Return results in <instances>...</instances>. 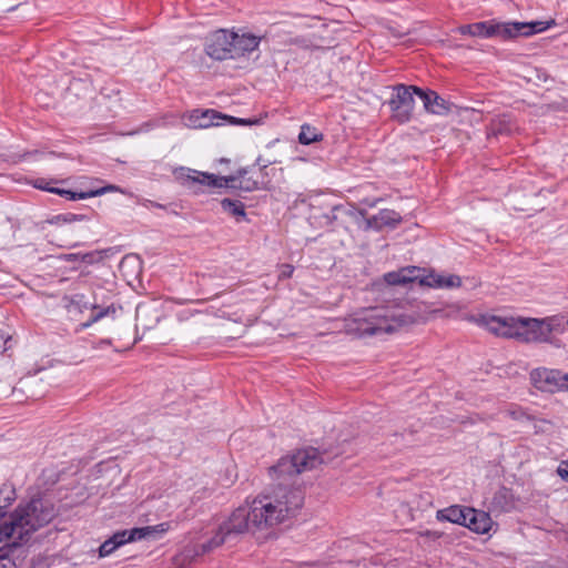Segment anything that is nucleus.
I'll return each mask as SVG.
<instances>
[{
  "instance_id": "1",
  "label": "nucleus",
  "mask_w": 568,
  "mask_h": 568,
  "mask_svg": "<svg viewBox=\"0 0 568 568\" xmlns=\"http://www.w3.org/2000/svg\"><path fill=\"white\" fill-rule=\"evenodd\" d=\"M322 462L317 449L307 448L282 457L276 465L268 468V475L275 484L254 498H248L253 526L258 532L273 529L297 514L303 506L304 496L291 483L300 474L316 468Z\"/></svg>"
},
{
  "instance_id": "2",
  "label": "nucleus",
  "mask_w": 568,
  "mask_h": 568,
  "mask_svg": "<svg viewBox=\"0 0 568 568\" xmlns=\"http://www.w3.org/2000/svg\"><path fill=\"white\" fill-rule=\"evenodd\" d=\"M54 517L53 508L42 500H31L11 514L9 521L0 527V568H16L11 556L40 527Z\"/></svg>"
},
{
  "instance_id": "3",
  "label": "nucleus",
  "mask_w": 568,
  "mask_h": 568,
  "mask_svg": "<svg viewBox=\"0 0 568 568\" xmlns=\"http://www.w3.org/2000/svg\"><path fill=\"white\" fill-rule=\"evenodd\" d=\"M439 311L429 312L428 316L422 317L417 314H407L399 310L386 307H372L356 312L346 320L347 333L358 337L373 336L385 333H393L398 328L417 322H426L438 314Z\"/></svg>"
},
{
  "instance_id": "4",
  "label": "nucleus",
  "mask_w": 568,
  "mask_h": 568,
  "mask_svg": "<svg viewBox=\"0 0 568 568\" xmlns=\"http://www.w3.org/2000/svg\"><path fill=\"white\" fill-rule=\"evenodd\" d=\"M246 172H240L237 176H217L189 168H178L173 171L174 178L184 186L195 192L203 191L204 187L221 189L231 187L250 192L256 189L257 183L245 176Z\"/></svg>"
},
{
  "instance_id": "5",
  "label": "nucleus",
  "mask_w": 568,
  "mask_h": 568,
  "mask_svg": "<svg viewBox=\"0 0 568 568\" xmlns=\"http://www.w3.org/2000/svg\"><path fill=\"white\" fill-rule=\"evenodd\" d=\"M477 322L496 336L514 338L523 343H538L534 317L483 315Z\"/></svg>"
},
{
  "instance_id": "6",
  "label": "nucleus",
  "mask_w": 568,
  "mask_h": 568,
  "mask_svg": "<svg viewBox=\"0 0 568 568\" xmlns=\"http://www.w3.org/2000/svg\"><path fill=\"white\" fill-rule=\"evenodd\" d=\"M181 120L185 126L191 129L219 125L261 126L267 122L268 112L262 111L255 115L237 118L215 112L214 109H189L182 114Z\"/></svg>"
},
{
  "instance_id": "7",
  "label": "nucleus",
  "mask_w": 568,
  "mask_h": 568,
  "mask_svg": "<svg viewBox=\"0 0 568 568\" xmlns=\"http://www.w3.org/2000/svg\"><path fill=\"white\" fill-rule=\"evenodd\" d=\"M389 106H409L417 102L423 106H453L454 102L444 99L430 89H420L415 85L397 84L384 90Z\"/></svg>"
},
{
  "instance_id": "8",
  "label": "nucleus",
  "mask_w": 568,
  "mask_h": 568,
  "mask_svg": "<svg viewBox=\"0 0 568 568\" xmlns=\"http://www.w3.org/2000/svg\"><path fill=\"white\" fill-rule=\"evenodd\" d=\"M245 532H258V530L253 526V516L248 498L245 499L244 504L239 506L229 516V518L220 525L215 536L207 544L203 545V551H209L221 546L229 536L242 535Z\"/></svg>"
},
{
  "instance_id": "9",
  "label": "nucleus",
  "mask_w": 568,
  "mask_h": 568,
  "mask_svg": "<svg viewBox=\"0 0 568 568\" xmlns=\"http://www.w3.org/2000/svg\"><path fill=\"white\" fill-rule=\"evenodd\" d=\"M556 26L555 19L546 21H530V22H516V21H496L493 20L494 38L501 40H511L517 37H530L540 33Z\"/></svg>"
},
{
  "instance_id": "10",
  "label": "nucleus",
  "mask_w": 568,
  "mask_h": 568,
  "mask_svg": "<svg viewBox=\"0 0 568 568\" xmlns=\"http://www.w3.org/2000/svg\"><path fill=\"white\" fill-rule=\"evenodd\" d=\"M168 529V524L163 523L155 526H146L141 528H133L131 530L118 531L100 546L99 555L100 557H106L111 555L118 547L126 542L154 537L156 535L166 532Z\"/></svg>"
},
{
  "instance_id": "11",
  "label": "nucleus",
  "mask_w": 568,
  "mask_h": 568,
  "mask_svg": "<svg viewBox=\"0 0 568 568\" xmlns=\"http://www.w3.org/2000/svg\"><path fill=\"white\" fill-rule=\"evenodd\" d=\"M530 381L541 392L557 393L568 390V373L560 369L536 368L530 373Z\"/></svg>"
},
{
  "instance_id": "12",
  "label": "nucleus",
  "mask_w": 568,
  "mask_h": 568,
  "mask_svg": "<svg viewBox=\"0 0 568 568\" xmlns=\"http://www.w3.org/2000/svg\"><path fill=\"white\" fill-rule=\"evenodd\" d=\"M566 320L567 318L561 314L536 318L535 325L538 332V343H548L558 347V339H556L554 335L565 332V325H567Z\"/></svg>"
},
{
  "instance_id": "13",
  "label": "nucleus",
  "mask_w": 568,
  "mask_h": 568,
  "mask_svg": "<svg viewBox=\"0 0 568 568\" xmlns=\"http://www.w3.org/2000/svg\"><path fill=\"white\" fill-rule=\"evenodd\" d=\"M234 33L219 30L212 34L207 44L206 53L215 60H224L234 54Z\"/></svg>"
},
{
  "instance_id": "14",
  "label": "nucleus",
  "mask_w": 568,
  "mask_h": 568,
  "mask_svg": "<svg viewBox=\"0 0 568 568\" xmlns=\"http://www.w3.org/2000/svg\"><path fill=\"white\" fill-rule=\"evenodd\" d=\"M463 526L478 535H490L491 531L497 530V524L488 513L470 507L467 508Z\"/></svg>"
},
{
  "instance_id": "15",
  "label": "nucleus",
  "mask_w": 568,
  "mask_h": 568,
  "mask_svg": "<svg viewBox=\"0 0 568 568\" xmlns=\"http://www.w3.org/2000/svg\"><path fill=\"white\" fill-rule=\"evenodd\" d=\"M33 185H34V187L40 189V190H44V191H48L51 193L68 196L70 200H85V199L103 195L108 192H122L123 193V191L119 186L112 185V184L97 189V190H89V191H84V192H72L69 190H63V189H58V187H49L48 183H45L44 180H42V179H38L33 183Z\"/></svg>"
},
{
  "instance_id": "16",
  "label": "nucleus",
  "mask_w": 568,
  "mask_h": 568,
  "mask_svg": "<svg viewBox=\"0 0 568 568\" xmlns=\"http://www.w3.org/2000/svg\"><path fill=\"white\" fill-rule=\"evenodd\" d=\"M420 285L433 288H455L462 285V278L455 274H438L430 272L427 275H419Z\"/></svg>"
},
{
  "instance_id": "17",
  "label": "nucleus",
  "mask_w": 568,
  "mask_h": 568,
  "mask_svg": "<svg viewBox=\"0 0 568 568\" xmlns=\"http://www.w3.org/2000/svg\"><path fill=\"white\" fill-rule=\"evenodd\" d=\"M420 268L416 266L403 267L398 271L388 272L384 275V280L389 285H406L418 281Z\"/></svg>"
},
{
  "instance_id": "18",
  "label": "nucleus",
  "mask_w": 568,
  "mask_h": 568,
  "mask_svg": "<svg viewBox=\"0 0 568 568\" xmlns=\"http://www.w3.org/2000/svg\"><path fill=\"white\" fill-rule=\"evenodd\" d=\"M402 216L394 210H381L377 214L367 219V226L375 230H382L385 226H396L400 223Z\"/></svg>"
},
{
  "instance_id": "19",
  "label": "nucleus",
  "mask_w": 568,
  "mask_h": 568,
  "mask_svg": "<svg viewBox=\"0 0 568 568\" xmlns=\"http://www.w3.org/2000/svg\"><path fill=\"white\" fill-rule=\"evenodd\" d=\"M457 30L460 34L470 37L494 38L493 20L460 26Z\"/></svg>"
},
{
  "instance_id": "20",
  "label": "nucleus",
  "mask_w": 568,
  "mask_h": 568,
  "mask_svg": "<svg viewBox=\"0 0 568 568\" xmlns=\"http://www.w3.org/2000/svg\"><path fill=\"white\" fill-rule=\"evenodd\" d=\"M467 508L468 507L454 505L444 509H439L436 513V519L439 521H449L463 526L465 524Z\"/></svg>"
},
{
  "instance_id": "21",
  "label": "nucleus",
  "mask_w": 568,
  "mask_h": 568,
  "mask_svg": "<svg viewBox=\"0 0 568 568\" xmlns=\"http://www.w3.org/2000/svg\"><path fill=\"white\" fill-rule=\"evenodd\" d=\"M261 39L253 34H236L234 33L233 45L234 54L252 52L257 49Z\"/></svg>"
},
{
  "instance_id": "22",
  "label": "nucleus",
  "mask_w": 568,
  "mask_h": 568,
  "mask_svg": "<svg viewBox=\"0 0 568 568\" xmlns=\"http://www.w3.org/2000/svg\"><path fill=\"white\" fill-rule=\"evenodd\" d=\"M16 500V491L9 485L0 487V519L3 518L12 503Z\"/></svg>"
},
{
  "instance_id": "23",
  "label": "nucleus",
  "mask_w": 568,
  "mask_h": 568,
  "mask_svg": "<svg viewBox=\"0 0 568 568\" xmlns=\"http://www.w3.org/2000/svg\"><path fill=\"white\" fill-rule=\"evenodd\" d=\"M222 209L234 216L236 221L244 220L246 216L244 204L240 201L224 199L221 201Z\"/></svg>"
},
{
  "instance_id": "24",
  "label": "nucleus",
  "mask_w": 568,
  "mask_h": 568,
  "mask_svg": "<svg viewBox=\"0 0 568 568\" xmlns=\"http://www.w3.org/2000/svg\"><path fill=\"white\" fill-rule=\"evenodd\" d=\"M323 134L314 126L310 124H303L298 134V142L304 145L321 141Z\"/></svg>"
},
{
  "instance_id": "25",
  "label": "nucleus",
  "mask_w": 568,
  "mask_h": 568,
  "mask_svg": "<svg viewBox=\"0 0 568 568\" xmlns=\"http://www.w3.org/2000/svg\"><path fill=\"white\" fill-rule=\"evenodd\" d=\"M84 219H85L84 215L67 213V214L55 215V216L49 219L47 221V223L52 224V225H64V224H70V223L77 222V221H83Z\"/></svg>"
},
{
  "instance_id": "26",
  "label": "nucleus",
  "mask_w": 568,
  "mask_h": 568,
  "mask_svg": "<svg viewBox=\"0 0 568 568\" xmlns=\"http://www.w3.org/2000/svg\"><path fill=\"white\" fill-rule=\"evenodd\" d=\"M115 313V308L114 306H106V307H99V306H94L93 307V314L90 318L89 322L84 323L82 326L83 327H89L90 325H92L93 323L100 321L101 318L110 315V314H114Z\"/></svg>"
},
{
  "instance_id": "27",
  "label": "nucleus",
  "mask_w": 568,
  "mask_h": 568,
  "mask_svg": "<svg viewBox=\"0 0 568 568\" xmlns=\"http://www.w3.org/2000/svg\"><path fill=\"white\" fill-rule=\"evenodd\" d=\"M94 253H69L63 254L61 258L65 262H80L85 264H92L94 261Z\"/></svg>"
},
{
  "instance_id": "28",
  "label": "nucleus",
  "mask_w": 568,
  "mask_h": 568,
  "mask_svg": "<svg viewBox=\"0 0 568 568\" xmlns=\"http://www.w3.org/2000/svg\"><path fill=\"white\" fill-rule=\"evenodd\" d=\"M508 415L516 420L530 419V416L520 407L509 409Z\"/></svg>"
},
{
  "instance_id": "29",
  "label": "nucleus",
  "mask_w": 568,
  "mask_h": 568,
  "mask_svg": "<svg viewBox=\"0 0 568 568\" xmlns=\"http://www.w3.org/2000/svg\"><path fill=\"white\" fill-rule=\"evenodd\" d=\"M393 111L392 118L396 119L398 122L404 123L409 120L408 109H393Z\"/></svg>"
},
{
  "instance_id": "30",
  "label": "nucleus",
  "mask_w": 568,
  "mask_h": 568,
  "mask_svg": "<svg viewBox=\"0 0 568 568\" xmlns=\"http://www.w3.org/2000/svg\"><path fill=\"white\" fill-rule=\"evenodd\" d=\"M418 535L422 538H426V539L432 540V541L438 540L439 538L443 537V532L437 531V530H429V529L419 531Z\"/></svg>"
},
{
  "instance_id": "31",
  "label": "nucleus",
  "mask_w": 568,
  "mask_h": 568,
  "mask_svg": "<svg viewBox=\"0 0 568 568\" xmlns=\"http://www.w3.org/2000/svg\"><path fill=\"white\" fill-rule=\"evenodd\" d=\"M557 474L559 475V477L566 481H568V460H562L558 468H557Z\"/></svg>"
},
{
  "instance_id": "32",
  "label": "nucleus",
  "mask_w": 568,
  "mask_h": 568,
  "mask_svg": "<svg viewBox=\"0 0 568 568\" xmlns=\"http://www.w3.org/2000/svg\"><path fill=\"white\" fill-rule=\"evenodd\" d=\"M294 267L290 264L283 265V270L281 273V277H291L293 274Z\"/></svg>"
},
{
  "instance_id": "33",
  "label": "nucleus",
  "mask_w": 568,
  "mask_h": 568,
  "mask_svg": "<svg viewBox=\"0 0 568 568\" xmlns=\"http://www.w3.org/2000/svg\"><path fill=\"white\" fill-rule=\"evenodd\" d=\"M131 261H134V260H133L132 257H129V256L124 257V258L122 260V262H121V266H124L126 263H129V262H131Z\"/></svg>"
},
{
  "instance_id": "34",
  "label": "nucleus",
  "mask_w": 568,
  "mask_h": 568,
  "mask_svg": "<svg viewBox=\"0 0 568 568\" xmlns=\"http://www.w3.org/2000/svg\"><path fill=\"white\" fill-rule=\"evenodd\" d=\"M111 342L109 339H103L99 343V346H106V345H110Z\"/></svg>"
},
{
  "instance_id": "35",
  "label": "nucleus",
  "mask_w": 568,
  "mask_h": 568,
  "mask_svg": "<svg viewBox=\"0 0 568 568\" xmlns=\"http://www.w3.org/2000/svg\"><path fill=\"white\" fill-rule=\"evenodd\" d=\"M566 324H567V327H568V316H567V320H566Z\"/></svg>"
}]
</instances>
